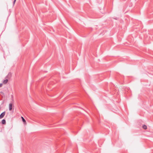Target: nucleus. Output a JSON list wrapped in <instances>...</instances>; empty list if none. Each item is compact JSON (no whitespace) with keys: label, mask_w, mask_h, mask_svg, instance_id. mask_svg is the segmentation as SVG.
<instances>
[{"label":"nucleus","mask_w":153,"mask_h":153,"mask_svg":"<svg viewBox=\"0 0 153 153\" xmlns=\"http://www.w3.org/2000/svg\"><path fill=\"white\" fill-rule=\"evenodd\" d=\"M143 128L144 129H147V126L146 125H144L143 126Z\"/></svg>","instance_id":"7"},{"label":"nucleus","mask_w":153,"mask_h":153,"mask_svg":"<svg viewBox=\"0 0 153 153\" xmlns=\"http://www.w3.org/2000/svg\"><path fill=\"white\" fill-rule=\"evenodd\" d=\"M21 117L22 119V121L24 123V124H26V120H25L24 119V118L23 117Z\"/></svg>","instance_id":"6"},{"label":"nucleus","mask_w":153,"mask_h":153,"mask_svg":"<svg viewBox=\"0 0 153 153\" xmlns=\"http://www.w3.org/2000/svg\"><path fill=\"white\" fill-rule=\"evenodd\" d=\"M5 112L4 111L0 115V119L3 118L5 115Z\"/></svg>","instance_id":"1"},{"label":"nucleus","mask_w":153,"mask_h":153,"mask_svg":"<svg viewBox=\"0 0 153 153\" xmlns=\"http://www.w3.org/2000/svg\"><path fill=\"white\" fill-rule=\"evenodd\" d=\"M11 73H9L6 76V78H9V77H10L11 76Z\"/></svg>","instance_id":"5"},{"label":"nucleus","mask_w":153,"mask_h":153,"mask_svg":"<svg viewBox=\"0 0 153 153\" xmlns=\"http://www.w3.org/2000/svg\"><path fill=\"white\" fill-rule=\"evenodd\" d=\"M2 83H0V87H1L2 86Z\"/></svg>","instance_id":"9"},{"label":"nucleus","mask_w":153,"mask_h":153,"mask_svg":"<svg viewBox=\"0 0 153 153\" xmlns=\"http://www.w3.org/2000/svg\"><path fill=\"white\" fill-rule=\"evenodd\" d=\"M8 81V79H6L5 80H4L3 82V83L4 84H6Z\"/></svg>","instance_id":"3"},{"label":"nucleus","mask_w":153,"mask_h":153,"mask_svg":"<svg viewBox=\"0 0 153 153\" xmlns=\"http://www.w3.org/2000/svg\"><path fill=\"white\" fill-rule=\"evenodd\" d=\"M1 107L0 106V110H1Z\"/></svg>","instance_id":"11"},{"label":"nucleus","mask_w":153,"mask_h":153,"mask_svg":"<svg viewBox=\"0 0 153 153\" xmlns=\"http://www.w3.org/2000/svg\"><path fill=\"white\" fill-rule=\"evenodd\" d=\"M1 123L2 124H6V120L5 119H3L1 121Z\"/></svg>","instance_id":"4"},{"label":"nucleus","mask_w":153,"mask_h":153,"mask_svg":"<svg viewBox=\"0 0 153 153\" xmlns=\"http://www.w3.org/2000/svg\"><path fill=\"white\" fill-rule=\"evenodd\" d=\"M16 1V0H14L13 1V5L14 4H15Z\"/></svg>","instance_id":"8"},{"label":"nucleus","mask_w":153,"mask_h":153,"mask_svg":"<svg viewBox=\"0 0 153 153\" xmlns=\"http://www.w3.org/2000/svg\"><path fill=\"white\" fill-rule=\"evenodd\" d=\"M13 104L12 103H10L9 104V110L11 111L12 109Z\"/></svg>","instance_id":"2"},{"label":"nucleus","mask_w":153,"mask_h":153,"mask_svg":"<svg viewBox=\"0 0 153 153\" xmlns=\"http://www.w3.org/2000/svg\"><path fill=\"white\" fill-rule=\"evenodd\" d=\"M1 93H2V94H3V93L2 92H1Z\"/></svg>","instance_id":"10"}]
</instances>
